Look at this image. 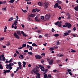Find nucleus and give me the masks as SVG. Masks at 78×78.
<instances>
[{
    "label": "nucleus",
    "instance_id": "nucleus-47",
    "mask_svg": "<svg viewBox=\"0 0 78 78\" xmlns=\"http://www.w3.org/2000/svg\"><path fill=\"white\" fill-rule=\"evenodd\" d=\"M32 49H33V47H30V48L29 49V50H32Z\"/></svg>",
    "mask_w": 78,
    "mask_h": 78
},
{
    "label": "nucleus",
    "instance_id": "nucleus-4",
    "mask_svg": "<svg viewBox=\"0 0 78 78\" xmlns=\"http://www.w3.org/2000/svg\"><path fill=\"white\" fill-rule=\"evenodd\" d=\"M38 67H39L40 69H41V71H44L45 69L44 68L43 66H42L41 65H38Z\"/></svg>",
    "mask_w": 78,
    "mask_h": 78
},
{
    "label": "nucleus",
    "instance_id": "nucleus-58",
    "mask_svg": "<svg viewBox=\"0 0 78 78\" xmlns=\"http://www.w3.org/2000/svg\"><path fill=\"white\" fill-rule=\"evenodd\" d=\"M23 64L24 65H26V62H23Z\"/></svg>",
    "mask_w": 78,
    "mask_h": 78
},
{
    "label": "nucleus",
    "instance_id": "nucleus-7",
    "mask_svg": "<svg viewBox=\"0 0 78 78\" xmlns=\"http://www.w3.org/2000/svg\"><path fill=\"white\" fill-rule=\"evenodd\" d=\"M35 57L36 58V59H40L42 58L41 56L39 55H36V56H35Z\"/></svg>",
    "mask_w": 78,
    "mask_h": 78
},
{
    "label": "nucleus",
    "instance_id": "nucleus-50",
    "mask_svg": "<svg viewBox=\"0 0 78 78\" xmlns=\"http://www.w3.org/2000/svg\"><path fill=\"white\" fill-rule=\"evenodd\" d=\"M48 76L49 77V78H51V75L50 74L48 75Z\"/></svg>",
    "mask_w": 78,
    "mask_h": 78
},
{
    "label": "nucleus",
    "instance_id": "nucleus-28",
    "mask_svg": "<svg viewBox=\"0 0 78 78\" xmlns=\"http://www.w3.org/2000/svg\"><path fill=\"white\" fill-rule=\"evenodd\" d=\"M30 17H34L35 16L34 15L31 14L29 15Z\"/></svg>",
    "mask_w": 78,
    "mask_h": 78
},
{
    "label": "nucleus",
    "instance_id": "nucleus-27",
    "mask_svg": "<svg viewBox=\"0 0 78 78\" xmlns=\"http://www.w3.org/2000/svg\"><path fill=\"white\" fill-rule=\"evenodd\" d=\"M27 53H28V55H33V53L32 52H28Z\"/></svg>",
    "mask_w": 78,
    "mask_h": 78
},
{
    "label": "nucleus",
    "instance_id": "nucleus-17",
    "mask_svg": "<svg viewBox=\"0 0 78 78\" xmlns=\"http://www.w3.org/2000/svg\"><path fill=\"white\" fill-rule=\"evenodd\" d=\"M74 10H75V11H78V5L74 7Z\"/></svg>",
    "mask_w": 78,
    "mask_h": 78
},
{
    "label": "nucleus",
    "instance_id": "nucleus-30",
    "mask_svg": "<svg viewBox=\"0 0 78 78\" xmlns=\"http://www.w3.org/2000/svg\"><path fill=\"white\" fill-rule=\"evenodd\" d=\"M59 23V21H57V22L55 23H54L55 25H58V24Z\"/></svg>",
    "mask_w": 78,
    "mask_h": 78
},
{
    "label": "nucleus",
    "instance_id": "nucleus-46",
    "mask_svg": "<svg viewBox=\"0 0 78 78\" xmlns=\"http://www.w3.org/2000/svg\"><path fill=\"white\" fill-rule=\"evenodd\" d=\"M2 2V4H5L6 3V1H4V2Z\"/></svg>",
    "mask_w": 78,
    "mask_h": 78
},
{
    "label": "nucleus",
    "instance_id": "nucleus-13",
    "mask_svg": "<svg viewBox=\"0 0 78 78\" xmlns=\"http://www.w3.org/2000/svg\"><path fill=\"white\" fill-rule=\"evenodd\" d=\"M35 20L37 22H39V20L38 19V17H35Z\"/></svg>",
    "mask_w": 78,
    "mask_h": 78
},
{
    "label": "nucleus",
    "instance_id": "nucleus-36",
    "mask_svg": "<svg viewBox=\"0 0 78 78\" xmlns=\"http://www.w3.org/2000/svg\"><path fill=\"white\" fill-rule=\"evenodd\" d=\"M28 52H29V51H28L27 50L24 51V52L25 53H27Z\"/></svg>",
    "mask_w": 78,
    "mask_h": 78
},
{
    "label": "nucleus",
    "instance_id": "nucleus-35",
    "mask_svg": "<svg viewBox=\"0 0 78 78\" xmlns=\"http://www.w3.org/2000/svg\"><path fill=\"white\" fill-rule=\"evenodd\" d=\"M76 52V51L74 50H72V51H71V52L72 53H74Z\"/></svg>",
    "mask_w": 78,
    "mask_h": 78
},
{
    "label": "nucleus",
    "instance_id": "nucleus-24",
    "mask_svg": "<svg viewBox=\"0 0 78 78\" xmlns=\"http://www.w3.org/2000/svg\"><path fill=\"white\" fill-rule=\"evenodd\" d=\"M57 2L58 4H61L62 3V2L58 0L57 1Z\"/></svg>",
    "mask_w": 78,
    "mask_h": 78
},
{
    "label": "nucleus",
    "instance_id": "nucleus-1",
    "mask_svg": "<svg viewBox=\"0 0 78 78\" xmlns=\"http://www.w3.org/2000/svg\"><path fill=\"white\" fill-rule=\"evenodd\" d=\"M62 27L64 28H66L67 27V28L69 29L70 28L72 27V25L70 23H65V25L62 26Z\"/></svg>",
    "mask_w": 78,
    "mask_h": 78
},
{
    "label": "nucleus",
    "instance_id": "nucleus-15",
    "mask_svg": "<svg viewBox=\"0 0 78 78\" xmlns=\"http://www.w3.org/2000/svg\"><path fill=\"white\" fill-rule=\"evenodd\" d=\"M1 64V62H0V69H3V66H2V64Z\"/></svg>",
    "mask_w": 78,
    "mask_h": 78
},
{
    "label": "nucleus",
    "instance_id": "nucleus-32",
    "mask_svg": "<svg viewBox=\"0 0 78 78\" xmlns=\"http://www.w3.org/2000/svg\"><path fill=\"white\" fill-rule=\"evenodd\" d=\"M64 36H67V35H69V34L68 33H64Z\"/></svg>",
    "mask_w": 78,
    "mask_h": 78
},
{
    "label": "nucleus",
    "instance_id": "nucleus-12",
    "mask_svg": "<svg viewBox=\"0 0 78 78\" xmlns=\"http://www.w3.org/2000/svg\"><path fill=\"white\" fill-rule=\"evenodd\" d=\"M20 56L21 57V58L20 56H19V58H20L21 59H23L24 58H23V55H20Z\"/></svg>",
    "mask_w": 78,
    "mask_h": 78
},
{
    "label": "nucleus",
    "instance_id": "nucleus-45",
    "mask_svg": "<svg viewBox=\"0 0 78 78\" xmlns=\"http://www.w3.org/2000/svg\"><path fill=\"white\" fill-rule=\"evenodd\" d=\"M67 70V72H71V70L70 69H68Z\"/></svg>",
    "mask_w": 78,
    "mask_h": 78
},
{
    "label": "nucleus",
    "instance_id": "nucleus-59",
    "mask_svg": "<svg viewBox=\"0 0 78 78\" xmlns=\"http://www.w3.org/2000/svg\"><path fill=\"white\" fill-rule=\"evenodd\" d=\"M23 35L24 37H27V35H26L25 34H23Z\"/></svg>",
    "mask_w": 78,
    "mask_h": 78
},
{
    "label": "nucleus",
    "instance_id": "nucleus-60",
    "mask_svg": "<svg viewBox=\"0 0 78 78\" xmlns=\"http://www.w3.org/2000/svg\"><path fill=\"white\" fill-rule=\"evenodd\" d=\"M14 76V74L13 73H12L11 75V76L12 77H13Z\"/></svg>",
    "mask_w": 78,
    "mask_h": 78
},
{
    "label": "nucleus",
    "instance_id": "nucleus-19",
    "mask_svg": "<svg viewBox=\"0 0 78 78\" xmlns=\"http://www.w3.org/2000/svg\"><path fill=\"white\" fill-rule=\"evenodd\" d=\"M13 17H12L11 18H10V19H9V20H8V21H11L12 20H13Z\"/></svg>",
    "mask_w": 78,
    "mask_h": 78
},
{
    "label": "nucleus",
    "instance_id": "nucleus-22",
    "mask_svg": "<svg viewBox=\"0 0 78 78\" xmlns=\"http://www.w3.org/2000/svg\"><path fill=\"white\" fill-rule=\"evenodd\" d=\"M44 78H48L47 74H45L44 76Z\"/></svg>",
    "mask_w": 78,
    "mask_h": 78
},
{
    "label": "nucleus",
    "instance_id": "nucleus-31",
    "mask_svg": "<svg viewBox=\"0 0 78 78\" xmlns=\"http://www.w3.org/2000/svg\"><path fill=\"white\" fill-rule=\"evenodd\" d=\"M59 36V35L58 34H54V36H55V37H58Z\"/></svg>",
    "mask_w": 78,
    "mask_h": 78
},
{
    "label": "nucleus",
    "instance_id": "nucleus-18",
    "mask_svg": "<svg viewBox=\"0 0 78 78\" xmlns=\"http://www.w3.org/2000/svg\"><path fill=\"white\" fill-rule=\"evenodd\" d=\"M18 65H19V67H21L22 66V65H21V62H18Z\"/></svg>",
    "mask_w": 78,
    "mask_h": 78
},
{
    "label": "nucleus",
    "instance_id": "nucleus-40",
    "mask_svg": "<svg viewBox=\"0 0 78 78\" xmlns=\"http://www.w3.org/2000/svg\"><path fill=\"white\" fill-rule=\"evenodd\" d=\"M36 10L35 9H33L32 10V12H34V13L35 12H36Z\"/></svg>",
    "mask_w": 78,
    "mask_h": 78
},
{
    "label": "nucleus",
    "instance_id": "nucleus-3",
    "mask_svg": "<svg viewBox=\"0 0 78 78\" xmlns=\"http://www.w3.org/2000/svg\"><path fill=\"white\" fill-rule=\"evenodd\" d=\"M13 65H14L13 63H10V64H9V65L6 64L5 65V66H6V69H9V67H11V66H12Z\"/></svg>",
    "mask_w": 78,
    "mask_h": 78
},
{
    "label": "nucleus",
    "instance_id": "nucleus-37",
    "mask_svg": "<svg viewBox=\"0 0 78 78\" xmlns=\"http://www.w3.org/2000/svg\"><path fill=\"white\" fill-rule=\"evenodd\" d=\"M38 5H39V6H41L42 5V4L41 2H39L38 3Z\"/></svg>",
    "mask_w": 78,
    "mask_h": 78
},
{
    "label": "nucleus",
    "instance_id": "nucleus-63",
    "mask_svg": "<svg viewBox=\"0 0 78 78\" xmlns=\"http://www.w3.org/2000/svg\"><path fill=\"white\" fill-rule=\"evenodd\" d=\"M16 53L17 54H19V51H16Z\"/></svg>",
    "mask_w": 78,
    "mask_h": 78
},
{
    "label": "nucleus",
    "instance_id": "nucleus-14",
    "mask_svg": "<svg viewBox=\"0 0 78 78\" xmlns=\"http://www.w3.org/2000/svg\"><path fill=\"white\" fill-rule=\"evenodd\" d=\"M18 21V20H16L14 22L15 26L17 25V23Z\"/></svg>",
    "mask_w": 78,
    "mask_h": 78
},
{
    "label": "nucleus",
    "instance_id": "nucleus-33",
    "mask_svg": "<svg viewBox=\"0 0 78 78\" xmlns=\"http://www.w3.org/2000/svg\"><path fill=\"white\" fill-rule=\"evenodd\" d=\"M37 77H40V73H36Z\"/></svg>",
    "mask_w": 78,
    "mask_h": 78
},
{
    "label": "nucleus",
    "instance_id": "nucleus-51",
    "mask_svg": "<svg viewBox=\"0 0 78 78\" xmlns=\"http://www.w3.org/2000/svg\"><path fill=\"white\" fill-rule=\"evenodd\" d=\"M22 11H23V12H24V13H26V12H27V10H23Z\"/></svg>",
    "mask_w": 78,
    "mask_h": 78
},
{
    "label": "nucleus",
    "instance_id": "nucleus-62",
    "mask_svg": "<svg viewBox=\"0 0 78 78\" xmlns=\"http://www.w3.org/2000/svg\"><path fill=\"white\" fill-rule=\"evenodd\" d=\"M52 32H55V30L53 28H52V30H51Z\"/></svg>",
    "mask_w": 78,
    "mask_h": 78
},
{
    "label": "nucleus",
    "instance_id": "nucleus-8",
    "mask_svg": "<svg viewBox=\"0 0 78 78\" xmlns=\"http://www.w3.org/2000/svg\"><path fill=\"white\" fill-rule=\"evenodd\" d=\"M50 18V16H49V15H48V14L46 15L45 16V19H46L47 20H48Z\"/></svg>",
    "mask_w": 78,
    "mask_h": 78
},
{
    "label": "nucleus",
    "instance_id": "nucleus-52",
    "mask_svg": "<svg viewBox=\"0 0 78 78\" xmlns=\"http://www.w3.org/2000/svg\"><path fill=\"white\" fill-rule=\"evenodd\" d=\"M47 60L48 61V62H49V61H50V58H47Z\"/></svg>",
    "mask_w": 78,
    "mask_h": 78
},
{
    "label": "nucleus",
    "instance_id": "nucleus-61",
    "mask_svg": "<svg viewBox=\"0 0 78 78\" xmlns=\"http://www.w3.org/2000/svg\"><path fill=\"white\" fill-rule=\"evenodd\" d=\"M58 9H62V8L61 7V6H58Z\"/></svg>",
    "mask_w": 78,
    "mask_h": 78
},
{
    "label": "nucleus",
    "instance_id": "nucleus-10",
    "mask_svg": "<svg viewBox=\"0 0 78 78\" xmlns=\"http://www.w3.org/2000/svg\"><path fill=\"white\" fill-rule=\"evenodd\" d=\"M58 3H56L55 4V5H54V8H56L58 7Z\"/></svg>",
    "mask_w": 78,
    "mask_h": 78
},
{
    "label": "nucleus",
    "instance_id": "nucleus-64",
    "mask_svg": "<svg viewBox=\"0 0 78 78\" xmlns=\"http://www.w3.org/2000/svg\"><path fill=\"white\" fill-rule=\"evenodd\" d=\"M20 67H17V69H16V71H18V70H19V68H20Z\"/></svg>",
    "mask_w": 78,
    "mask_h": 78
},
{
    "label": "nucleus",
    "instance_id": "nucleus-20",
    "mask_svg": "<svg viewBox=\"0 0 78 78\" xmlns=\"http://www.w3.org/2000/svg\"><path fill=\"white\" fill-rule=\"evenodd\" d=\"M32 46H36L37 47V46L35 43H33L32 44Z\"/></svg>",
    "mask_w": 78,
    "mask_h": 78
},
{
    "label": "nucleus",
    "instance_id": "nucleus-9",
    "mask_svg": "<svg viewBox=\"0 0 78 78\" xmlns=\"http://www.w3.org/2000/svg\"><path fill=\"white\" fill-rule=\"evenodd\" d=\"M49 65H52L53 63L54 60L53 59H51L50 61H49Z\"/></svg>",
    "mask_w": 78,
    "mask_h": 78
},
{
    "label": "nucleus",
    "instance_id": "nucleus-6",
    "mask_svg": "<svg viewBox=\"0 0 78 78\" xmlns=\"http://www.w3.org/2000/svg\"><path fill=\"white\" fill-rule=\"evenodd\" d=\"M14 36L17 39H20V37L18 36L17 34L15 32L13 34Z\"/></svg>",
    "mask_w": 78,
    "mask_h": 78
},
{
    "label": "nucleus",
    "instance_id": "nucleus-44",
    "mask_svg": "<svg viewBox=\"0 0 78 78\" xmlns=\"http://www.w3.org/2000/svg\"><path fill=\"white\" fill-rule=\"evenodd\" d=\"M37 28H37V27H35L34 28H32V29L35 30L37 29Z\"/></svg>",
    "mask_w": 78,
    "mask_h": 78
},
{
    "label": "nucleus",
    "instance_id": "nucleus-5",
    "mask_svg": "<svg viewBox=\"0 0 78 78\" xmlns=\"http://www.w3.org/2000/svg\"><path fill=\"white\" fill-rule=\"evenodd\" d=\"M32 71L33 72H34V73L36 74H37V73L39 72V70H38V69H37V68H36L35 69H33L32 70Z\"/></svg>",
    "mask_w": 78,
    "mask_h": 78
},
{
    "label": "nucleus",
    "instance_id": "nucleus-16",
    "mask_svg": "<svg viewBox=\"0 0 78 78\" xmlns=\"http://www.w3.org/2000/svg\"><path fill=\"white\" fill-rule=\"evenodd\" d=\"M15 0H11L10 1H8L9 2H10V3H13L14 2Z\"/></svg>",
    "mask_w": 78,
    "mask_h": 78
},
{
    "label": "nucleus",
    "instance_id": "nucleus-41",
    "mask_svg": "<svg viewBox=\"0 0 78 78\" xmlns=\"http://www.w3.org/2000/svg\"><path fill=\"white\" fill-rule=\"evenodd\" d=\"M12 62L10 61H5V63H9V62Z\"/></svg>",
    "mask_w": 78,
    "mask_h": 78
},
{
    "label": "nucleus",
    "instance_id": "nucleus-26",
    "mask_svg": "<svg viewBox=\"0 0 78 78\" xmlns=\"http://www.w3.org/2000/svg\"><path fill=\"white\" fill-rule=\"evenodd\" d=\"M27 46V44H23L22 47L23 48Z\"/></svg>",
    "mask_w": 78,
    "mask_h": 78
},
{
    "label": "nucleus",
    "instance_id": "nucleus-56",
    "mask_svg": "<svg viewBox=\"0 0 78 78\" xmlns=\"http://www.w3.org/2000/svg\"><path fill=\"white\" fill-rule=\"evenodd\" d=\"M76 30V27H74V28H73V30L75 31Z\"/></svg>",
    "mask_w": 78,
    "mask_h": 78
},
{
    "label": "nucleus",
    "instance_id": "nucleus-2",
    "mask_svg": "<svg viewBox=\"0 0 78 78\" xmlns=\"http://www.w3.org/2000/svg\"><path fill=\"white\" fill-rule=\"evenodd\" d=\"M48 2H46L44 3V9H47V8H48Z\"/></svg>",
    "mask_w": 78,
    "mask_h": 78
},
{
    "label": "nucleus",
    "instance_id": "nucleus-42",
    "mask_svg": "<svg viewBox=\"0 0 78 78\" xmlns=\"http://www.w3.org/2000/svg\"><path fill=\"white\" fill-rule=\"evenodd\" d=\"M9 69L10 70H11V69H12V67L10 66H8V68H9Z\"/></svg>",
    "mask_w": 78,
    "mask_h": 78
},
{
    "label": "nucleus",
    "instance_id": "nucleus-49",
    "mask_svg": "<svg viewBox=\"0 0 78 78\" xmlns=\"http://www.w3.org/2000/svg\"><path fill=\"white\" fill-rule=\"evenodd\" d=\"M49 50L51 51L53 50L54 48H50Z\"/></svg>",
    "mask_w": 78,
    "mask_h": 78
},
{
    "label": "nucleus",
    "instance_id": "nucleus-39",
    "mask_svg": "<svg viewBox=\"0 0 78 78\" xmlns=\"http://www.w3.org/2000/svg\"><path fill=\"white\" fill-rule=\"evenodd\" d=\"M58 27H61V23H59V24H58Z\"/></svg>",
    "mask_w": 78,
    "mask_h": 78
},
{
    "label": "nucleus",
    "instance_id": "nucleus-43",
    "mask_svg": "<svg viewBox=\"0 0 78 78\" xmlns=\"http://www.w3.org/2000/svg\"><path fill=\"white\" fill-rule=\"evenodd\" d=\"M31 47H32V46H29V45H27V48H29V47L30 48Z\"/></svg>",
    "mask_w": 78,
    "mask_h": 78
},
{
    "label": "nucleus",
    "instance_id": "nucleus-23",
    "mask_svg": "<svg viewBox=\"0 0 78 78\" xmlns=\"http://www.w3.org/2000/svg\"><path fill=\"white\" fill-rule=\"evenodd\" d=\"M4 71L5 72L7 73H9L10 72V71L9 70H4Z\"/></svg>",
    "mask_w": 78,
    "mask_h": 78
},
{
    "label": "nucleus",
    "instance_id": "nucleus-53",
    "mask_svg": "<svg viewBox=\"0 0 78 78\" xmlns=\"http://www.w3.org/2000/svg\"><path fill=\"white\" fill-rule=\"evenodd\" d=\"M27 4H29V5H31V2H27Z\"/></svg>",
    "mask_w": 78,
    "mask_h": 78
},
{
    "label": "nucleus",
    "instance_id": "nucleus-38",
    "mask_svg": "<svg viewBox=\"0 0 78 78\" xmlns=\"http://www.w3.org/2000/svg\"><path fill=\"white\" fill-rule=\"evenodd\" d=\"M41 19L44 20V16H41Z\"/></svg>",
    "mask_w": 78,
    "mask_h": 78
},
{
    "label": "nucleus",
    "instance_id": "nucleus-34",
    "mask_svg": "<svg viewBox=\"0 0 78 78\" xmlns=\"http://www.w3.org/2000/svg\"><path fill=\"white\" fill-rule=\"evenodd\" d=\"M6 8H7L6 7H5V8H2V10L6 11Z\"/></svg>",
    "mask_w": 78,
    "mask_h": 78
},
{
    "label": "nucleus",
    "instance_id": "nucleus-21",
    "mask_svg": "<svg viewBox=\"0 0 78 78\" xmlns=\"http://www.w3.org/2000/svg\"><path fill=\"white\" fill-rule=\"evenodd\" d=\"M56 45H60V42H59V41H58L56 42Z\"/></svg>",
    "mask_w": 78,
    "mask_h": 78
},
{
    "label": "nucleus",
    "instance_id": "nucleus-55",
    "mask_svg": "<svg viewBox=\"0 0 78 78\" xmlns=\"http://www.w3.org/2000/svg\"><path fill=\"white\" fill-rule=\"evenodd\" d=\"M48 71V69H46L44 70V71L45 73H47V71Z\"/></svg>",
    "mask_w": 78,
    "mask_h": 78
},
{
    "label": "nucleus",
    "instance_id": "nucleus-48",
    "mask_svg": "<svg viewBox=\"0 0 78 78\" xmlns=\"http://www.w3.org/2000/svg\"><path fill=\"white\" fill-rule=\"evenodd\" d=\"M28 20H29V21H31V18L28 17Z\"/></svg>",
    "mask_w": 78,
    "mask_h": 78
},
{
    "label": "nucleus",
    "instance_id": "nucleus-25",
    "mask_svg": "<svg viewBox=\"0 0 78 78\" xmlns=\"http://www.w3.org/2000/svg\"><path fill=\"white\" fill-rule=\"evenodd\" d=\"M11 45V43L9 42H8V43L5 44V45L7 46H9Z\"/></svg>",
    "mask_w": 78,
    "mask_h": 78
},
{
    "label": "nucleus",
    "instance_id": "nucleus-57",
    "mask_svg": "<svg viewBox=\"0 0 78 78\" xmlns=\"http://www.w3.org/2000/svg\"><path fill=\"white\" fill-rule=\"evenodd\" d=\"M41 55L42 56H45V54L44 53H42L41 54Z\"/></svg>",
    "mask_w": 78,
    "mask_h": 78
},
{
    "label": "nucleus",
    "instance_id": "nucleus-29",
    "mask_svg": "<svg viewBox=\"0 0 78 78\" xmlns=\"http://www.w3.org/2000/svg\"><path fill=\"white\" fill-rule=\"evenodd\" d=\"M36 11L37 12H39L40 11V10L39 9H37V8H36L35 9Z\"/></svg>",
    "mask_w": 78,
    "mask_h": 78
},
{
    "label": "nucleus",
    "instance_id": "nucleus-54",
    "mask_svg": "<svg viewBox=\"0 0 78 78\" xmlns=\"http://www.w3.org/2000/svg\"><path fill=\"white\" fill-rule=\"evenodd\" d=\"M4 40V38H0V41H3Z\"/></svg>",
    "mask_w": 78,
    "mask_h": 78
},
{
    "label": "nucleus",
    "instance_id": "nucleus-11",
    "mask_svg": "<svg viewBox=\"0 0 78 78\" xmlns=\"http://www.w3.org/2000/svg\"><path fill=\"white\" fill-rule=\"evenodd\" d=\"M17 34H18V35L20 36L21 35V33H20V31H17Z\"/></svg>",
    "mask_w": 78,
    "mask_h": 78
}]
</instances>
